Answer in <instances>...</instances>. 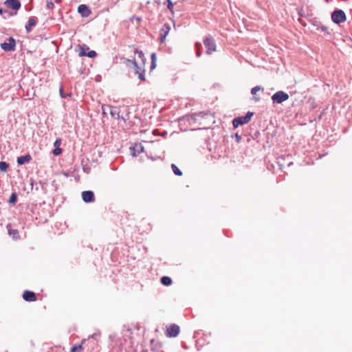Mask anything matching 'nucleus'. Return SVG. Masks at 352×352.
Segmentation results:
<instances>
[{
  "instance_id": "nucleus-1",
  "label": "nucleus",
  "mask_w": 352,
  "mask_h": 352,
  "mask_svg": "<svg viewBox=\"0 0 352 352\" xmlns=\"http://www.w3.org/2000/svg\"><path fill=\"white\" fill-rule=\"evenodd\" d=\"M135 54H137L138 55V57L142 60V63H140L138 65L135 60H127V62L131 63L133 65L135 68V73L138 75V78L140 80L144 81L146 80L144 75V65L146 58L144 57V54L142 51H140L138 50H135Z\"/></svg>"
},
{
  "instance_id": "nucleus-2",
  "label": "nucleus",
  "mask_w": 352,
  "mask_h": 352,
  "mask_svg": "<svg viewBox=\"0 0 352 352\" xmlns=\"http://www.w3.org/2000/svg\"><path fill=\"white\" fill-rule=\"evenodd\" d=\"M253 116L252 112H248L244 116L237 117L232 121V124L234 128L238 127L240 125L247 124L250 122L252 116Z\"/></svg>"
},
{
  "instance_id": "nucleus-3",
  "label": "nucleus",
  "mask_w": 352,
  "mask_h": 352,
  "mask_svg": "<svg viewBox=\"0 0 352 352\" xmlns=\"http://www.w3.org/2000/svg\"><path fill=\"white\" fill-rule=\"evenodd\" d=\"M204 44L206 47V53L208 54H211L212 52L216 51V43L213 38L211 36H207L204 40Z\"/></svg>"
},
{
  "instance_id": "nucleus-4",
  "label": "nucleus",
  "mask_w": 352,
  "mask_h": 352,
  "mask_svg": "<svg viewBox=\"0 0 352 352\" xmlns=\"http://www.w3.org/2000/svg\"><path fill=\"white\" fill-rule=\"evenodd\" d=\"M289 99V95L283 91H278L272 96L273 102L280 104Z\"/></svg>"
},
{
  "instance_id": "nucleus-5",
  "label": "nucleus",
  "mask_w": 352,
  "mask_h": 352,
  "mask_svg": "<svg viewBox=\"0 0 352 352\" xmlns=\"http://www.w3.org/2000/svg\"><path fill=\"white\" fill-rule=\"evenodd\" d=\"M331 19L336 23H343L346 20V14L342 10H335L331 14Z\"/></svg>"
},
{
  "instance_id": "nucleus-6",
  "label": "nucleus",
  "mask_w": 352,
  "mask_h": 352,
  "mask_svg": "<svg viewBox=\"0 0 352 352\" xmlns=\"http://www.w3.org/2000/svg\"><path fill=\"white\" fill-rule=\"evenodd\" d=\"M78 55L80 56H88L89 58H95L97 55L96 52L94 50H90L88 46L82 45L79 46Z\"/></svg>"
},
{
  "instance_id": "nucleus-7",
  "label": "nucleus",
  "mask_w": 352,
  "mask_h": 352,
  "mask_svg": "<svg viewBox=\"0 0 352 352\" xmlns=\"http://www.w3.org/2000/svg\"><path fill=\"white\" fill-rule=\"evenodd\" d=\"M102 110L103 114H107V110H109V113L114 119H118L120 117L118 109L116 107L102 105Z\"/></svg>"
},
{
  "instance_id": "nucleus-8",
  "label": "nucleus",
  "mask_w": 352,
  "mask_h": 352,
  "mask_svg": "<svg viewBox=\"0 0 352 352\" xmlns=\"http://www.w3.org/2000/svg\"><path fill=\"white\" fill-rule=\"evenodd\" d=\"M180 331V328L175 324H171L166 327V335L168 338L176 337Z\"/></svg>"
},
{
  "instance_id": "nucleus-9",
  "label": "nucleus",
  "mask_w": 352,
  "mask_h": 352,
  "mask_svg": "<svg viewBox=\"0 0 352 352\" xmlns=\"http://www.w3.org/2000/svg\"><path fill=\"white\" fill-rule=\"evenodd\" d=\"M16 43L12 37L8 38V43H3L1 44V47L5 52L14 51L15 49Z\"/></svg>"
},
{
  "instance_id": "nucleus-10",
  "label": "nucleus",
  "mask_w": 352,
  "mask_h": 352,
  "mask_svg": "<svg viewBox=\"0 0 352 352\" xmlns=\"http://www.w3.org/2000/svg\"><path fill=\"white\" fill-rule=\"evenodd\" d=\"M170 27L168 24H164L160 31V43H164L166 41V36L169 34Z\"/></svg>"
},
{
  "instance_id": "nucleus-11",
  "label": "nucleus",
  "mask_w": 352,
  "mask_h": 352,
  "mask_svg": "<svg viewBox=\"0 0 352 352\" xmlns=\"http://www.w3.org/2000/svg\"><path fill=\"white\" fill-rule=\"evenodd\" d=\"M22 297L24 300L28 302H35L37 300L35 293L29 290L24 291Z\"/></svg>"
},
{
  "instance_id": "nucleus-12",
  "label": "nucleus",
  "mask_w": 352,
  "mask_h": 352,
  "mask_svg": "<svg viewBox=\"0 0 352 352\" xmlns=\"http://www.w3.org/2000/svg\"><path fill=\"white\" fill-rule=\"evenodd\" d=\"M4 4L14 10H18L21 8V3L19 0H6Z\"/></svg>"
},
{
  "instance_id": "nucleus-13",
  "label": "nucleus",
  "mask_w": 352,
  "mask_h": 352,
  "mask_svg": "<svg viewBox=\"0 0 352 352\" xmlns=\"http://www.w3.org/2000/svg\"><path fill=\"white\" fill-rule=\"evenodd\" d=\"M82 198L86 203L92 202L95 199L94 194L91 190L83 191L82 192Z\"/></svg>"
},
{
  "instance_id": "nucleus-14",
  "label": "nucleus",
  "mask_w": 352,
  "mask_h": 352,
  "mask_svg": "<svg viewBox=\"0 0 352 352\" xmlns=\"http://www.w3.org/2000/svg\"><path fill=\"white\" fill-rule=\"evenodd\" d=\"M78 12L82 17H88L91 13L89 7L85 4H81L78 6Z\"/></svg>"
},
{
  "instance_id": "nucleus-15",
  "label": "nucleus",
  "mask_w": 352,
  "mask_h": 352,
  "mask_svg": "<svg viewBox=\"0 0 352 352\" xmlns=\"http://www.w3.org/2000/svg\"><path fill=\"white\" fill-rule=\"evenodd\" d=\"M32 160V157L30 154H28L26 155H22L19 157H17V163L19 165H23L25 163L29 162Z\"/></svg>"
},
{
  "instance_id": "nucleus-16",
  "label": "nucleus",
  "mask_w": 352,
  "mask_h": 352,
  "mask_svg": "<svg viewBox=\"0 0 352 352\" xmlns=\"http://www.w3.org/2000/svg\"><path fill=\"white\" fill-rule=\"evenodd\" d=\"M36 24V20L35 18H30L28 24L25 25V28L28 32H30L32 27Z\"/></svg>"
},
{
  "instance_id": "nucleus-17",
  "label": "nucleus",
  "mask_w": 352,
  "mask_h": 352,
  "mask_svg": "<svg viewBox=\"0 0 352 352\" xmlns=\"http://www.w3.org/2000/svg\"><path fill=\"white\" fill-rule=\"evenodd\" d=\"M151 58V63L150 70L153 71L154 69H155V67L157 66V64H156L157 55H156V54L152 53Z\"/></svg>"
},
{
  "instance_id": "nucleus-18",
  "label": "nucleus",
  "mask_w": 352,
  "mask_h": 352,
  "mask_svg": "<svg viewBox=\"0 0 352 352\" xmlns=\"http://www.w3.org/2000/svg\"><path fill=\"white\" fill-rule=\"evenodd\" d=\"M161 283L166 286H169L172 284V280L168 276H163L161 278Z\"/></svg>"
},
{
  "instance_id": "nucleus-19",
  "label": "nucleus",
  "mask_w": 352,
  "mask_h": 352,
  "mask_svg": "<svg viewBox=\"0 0 352 352\" xmlns=\"http://www.w3.org/2000/svg\"><path fill=\"white\" fill-rule=\"evenodd\" d=\"M85 340L82 342L81 344L78 345H74L70 349V352H81L83 349L82 344L84 343Z\"/></svg>"
},
{
  "instance_id": "nucleus-20",
  "label": "nucleus",
  "mask_w": 352,
  "mask_h": 352,
  "mask_svg": "<svg viewBox=\"0 0 352 352\" xmlns=\"http://www.w3.org/2000/svg\"><path fill=\"white\" fill-rule=\"evenodd\" d=\"M171 168L173 169V173L178 176L182 175V172L179 170V168L174 164L171 165Z\"/></svg>"
},
{
  "instance_id": "nucleus-21",
  "label": "nucleus",
  "mask_w": 352,
  "mask_h": 352,
  "mask_svg": "<svg viewBox=\"0 0 352 352\" xmlns=\"http://www.w3.org/2000/svg\"><path fill=\"white\" fill-rule=\"evenodd\" d=\"M16 200H17V195L15 192H13L11 195V196L8 200V202L11 204H14L16 202Z\"/></svg>"
},
{
  "instance_id": "nucleus-22",
  "label": "nucleus",
  "mask_w": 352,
  "mask_h": 352,
  "mask_svg": "<svg viewBox=\"0 0 352 352\" xmlns=\"http://www.w3.org/2000/svg\"><path fill=\"white\" fill-rule=\"evenodd\" d=\"M8 164L6 162H0V170L2 172H5L7 170L8 168Z\"/></svg>"
},
{
  "instance_id": "nucleus-23",
  "label": "nucleus",
  "mask_w": 352,
  "mask_h": 352,
  "mask_svg": "<svg viewBox=\"0 0 352 352\" xmlns=\"http://www.w3.org/2000/svg\"><path fill=\"white\" fill-rule=\"evenodd\" d=\"M63 151L60 147L55 148L53 151V154L56 156L59 155L62 153Z\"/></svg>"
},
{
  "instance_id": "nucleus-24",
  "label": "nucleus",
  "mask_w": 352,
  "mask_h": 352,
  "mask_svg": "<svg viewBox=\"0 0 352 352\" xmlns=\"http://www.w3.org/2000/svg\"><path fill=\"white\" fill-rule=\"evenodd\" d=\"M261 89H263L261 87L256 86L252 89L251 93H252V94L255 95L256 94V92L260 91Z\"/></svg>"
},
{
  "instance_id": "nucleus-25",
  "label": "nucleus",
  "mask_w": 352,
  "mask_h": 352,
  "mask_svg": "<svg viewBox=\"0 0 352 352\" xmlns=\"http://www.w3.org/2000/svg\"><path fill=\"white\" fill-rule=\"evenodd\" d=\"M167 3H168V5H167V8L168 9L173 12V2L170 1V0H166Z\"/></svg>"
},
{
  "instance_id": "nucleus-26",
  "label": "nucleus",
  "mask_w": 352,
  "mask_h": 352,
  "mask_svg": "<svg viewBox=\"0 0 352 352\" xmlns=\"http://www.w3.org/2000/svg\"><path fill=\"white\" fill-rule=\"evenodd\" d=\"M60 144H61V140L60 138L56 139L54 143V146H55V148L60 147Z\"/></svg>"
},
{
  "instance_id": "nucleus-27",
  "label": "nucleus",
  "mask_w": 352,
  "mask_h": 352,
  "mask_svg": "<svg viewBox=\"0 0 352 352\" xmlns=\"http://www.w3.org/2000/svg\"><path fill=\"white\" fill-rule=\"evenodd\" d=\"M151 344L152 346V350H154V346L156 349L157 348L158 342H156L154 339H153L151 340Z\"/></svg>"
},
{
  "instance_id": "nucleus-28",
  "label": "nucleus",
  "mask_w": 352,
  "mask_h": 352,
  "mask_svg": "<svg viewBox=\"0 0 352 352\" xmlns=\"http://www.w3.org/2000/svg\"><path fill=\"white\" fill-rule=\"evenodd\" d=\"M196 54H197V56H198V57L201 56V49H199V48L197 49Z\"/></svg>"
},
{
  "instance_id": "nucleus-29",
  "label": "nucleus",
  "mask_w": 352,
  "mask_h": 352,
  "mask_svg": "<svg viewBox=\"0 0 352 352\" xmlns=\"http://www.w3.org/2000/svg\"><path fill=\"white\" fill-rule=\"evenodd\" d=\"M195 47H196L197 49H198V48L201 49V45L200 43L197 42V43H195Z\"/></svg>"
},
{
  "instance_id": "nucleus-30",
  "label": "nucleus",
  "mask_w": 352,
  "mask_h": 352,
  "mask_svg": "<svg viewBox=\"0 0 352 352\" xmlns=\"http://www.w3.org/2000/svg\"><path fill=\"white\" fill-rule=\"evenodd\" d=\"M51 6L52 7L53 6V3H50L47 4V7L48 8H50Z\"/></svg>"
},
{
  "instance_id": "nucleus-31",
  "label": "nucleus",
  "mask_w": 352,
  "mask_h": 352,
  "mask_svg": "<svg viewBox=\"0 0 352 352\" xmlns=\"http://www.w3.org/2000/svg\"><path fill=\"white\" fill-rule=\"evenodd\" d=\"M3 13V10L2 8H0V14H2Z\"/></svg>"
},
{
  "instance_id": "nucleus-32",
  "label": "nucleus",
  "mask_w": 352,
  "mask_h": 352,
  "mask_svg": "<svg viewBox=\"0 0 352 352\" xmlns=\"http://www.w3.org/2000/svg\"><path fill=\"white\" fill-rule=\"evenodd\" d=\"M236 137L237 140L239 141V140L241 138L240 136H239L238 135H236Z\"/></svg>"
}]
</instances>
